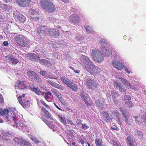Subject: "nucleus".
<instances>
[{
    "instance_id": "nucleus-12",
    "label": "nucleus",
    "mask_w": 146,
    "mask_h": 146,
    "mask_svg": "<svg viewBox=\"0 0 146 146\" xmlns=\"http://www.w3.org/2000/svg\"><path fill=\"white\" fill-rule=\"evenodd\" d=\"M52 38H58L60 35V31L55 28L49 29L48 34Z\"/></svg>"
},
{
    "instance_id": "nucleus-53",
    "label": "nucleus",
    "mask_w": 146,
    "mask_h": 146,
    "mask_svg": "<svg viewBox=\"0 0 146 146\" xmlns=\"http://www.w3.org/2000/svg\"><path fill=\"white\" fill-rule=\"evenodd\" d=\"M129 146H137V144L133 141L128 144Z\"/></svg>"
},
{
    "instance_id": "nucleus-64",
    "label": "nucleus",
    "mask_w": 146,
    "mask_h": 146,
    "mask_svg": "<svg viewBox=\"0 0 146 146\" xmlns=\"http://www.w3.org/2000/svg\"><path fill=\"white\" fill-rule=\"evenodd\" d=\"M142 118L143 120L146 122V114L142 116Z\"/></svg>"
},
{
    "instance_id": "nucleus-46",
    "label": "nucleus",
    "mask_w": 146,
    "mask_h": 146,
    "mask_svg": "<svg viewBox=\"0 0 146 146\" xmlns=\"http://www.w3.org/2000/svg\"><path fill=\"white\" fill-rule=\"evenodd\" d=\"M132 137L130 135L128 136L127 138V144H128L129 143H131L133 141L132 140Z\"/></svg>"
},
{
    "instance_id": "nucleus-58",
    "label": "nucleus",
    "mask_w": 146,
    "mask_h": 146,
    "mask_svg": "<svg viewBox=\"0 0 146 146\" xmlns=\"http://www.w3.org/2000/svg\"><path fill=\"white\" fill-rule=\"evenodd\" d=\"M68 122L71 125H75L73 123L72 121L70 120H67Z\"/></svg>"
},
{
    "instance_id": "nucleus-1",
    "label": "nucleus",
    "mask_w": 146,
    "mask_h": 146,
    "mask_svg": "<svg viewBox=\"0 0 146 146\" xmlns=\"http://www.w3.org/2000/svg\"><path fill=\"white\" fill-rule=\"evenodd\" d=\"M82 66L84 69L92 74H96L100 73L101 70L95 66L93 62L88 56H85Z\"/></svg>"
},
{
    "instance_id": "nucleus-30",
    "label": "nucleus",
    "mask_w": 146,
    "mask_h": 146,
    "mask_svg": "<svg viewBox=\"0 0 146 146\" xmlns=\"http://www.w3.org/2000/svg\"><path fill=\"white\" fill-rule=\"evenodd\" d=\"M58 117L59 120L62 123L67 124V122L66 120L65 116L60 114H59Z\"/></svg>"
},
{
    "instance_id": "nucleus-33",
    "label": "nucleus",
    "mask_w": 146,
    "mask_h": 146,
    "mask_svg": "<svg viewBox=\"0 0 146 146\" xmlns=\"http://www.w3.org/2000/svg\"><path fill=\"white\" fill-rule=\"evenodd\" d=\"M103 116L105 118V120L108 121L109 120L110 117L109 114L107 111H104L101 113Z\"/></svg>"
},
{
    "instance_id": "nucleus-55",
    "label": "nucleus",
    "mask_w": 146,
    "mask_h": 146,
    "mask_svg": "<svg viewBox=\"0 0 146 146\" xmlns=\"http://www.w3.org/2000/svg\"><path fill=\"white\" fill-rule=\"evenodd\" d=\"M44 114L45 115H46V116L48 118H51V114L48 111H46V112L44 113Z\"/></svg>"
},
{
    "instance_id": "nucleus-43",
    "label": "nucleus",
    "mask_w": 146,
    "mask_h": 146,
    "mask_svg": "<svg viewBox=\"0 0 146 146\" xmlns=\"http://www.w3.org/2000/svg\"><path fill=\"white\" fill-rule=\"evenodd\" d=\"M24 143H23L21 146H31V143L29 141H24Z\"/></svg>"
},
{
    "instance_id": "nucleus-56",
    "label": "nucleus",
    "mask_w": 146,
    "mask_h": 146,
    "mask_svg": "<svg viewBox=\"0 0 146 146\" xmlns=\"http://www.w3.org/2000/svg\"><path fill=\"white\" fill-rule=\"evenodd\" d=\"M124 70L127 74H129L131 72L130 71L128 70L127 68L124 66Z\"/></svg>"
},
{
    "instance_id": "nucleus-42",
    "label": "nucleus",
    "mask_w": 146,
    "mask_h": 146,
    "mask_svg": "<svg viewBox=\"0 0 146 146\" xmlns=\"http://www.w3.org/2000/svg\"><path fill=\"white\" fill-rule=\"evenodd\" d=\"M137 134L138 136V138L140 140H142L143 139V135L142 133L140 131H137Z\"/></svg>"
},
{
    "instance_id": "nucleus-47",
    "label": "nucleus",
    "mask_w": 146,
    "mask_h": 146,
    "mask_svg": "<svg viewBox=\"0 0 146 146\" xmlns=\"http://www.w3.org/2000/svg\"><path fill=\"white\" fill-rule=\"evenodd\" d=\"M40 101L41 103L44 106H45V107L46 108L49 109L50 108V106L46 104V103L44 102V101L43 100H41Z\"/></svg>"
},
{
    "instance_id": "nucleus-25",
    "label": "nucleus",
    "mask_w": 146,
    "mask_h": 146,
    "mask_svg": "<svg viewBox=\"0 0 146 146\" xmlns=\"http://www.w3.org/2000/svg\"><path fill=\"white\" fill-rule=\"evenodd\" d=\"M44 97L47 101L48 102H50L51 101L53 96L50 92L48 91L45 92Z\"/></svg>"
},
{
    "instance_id": "nucleus-16",
    "label": "nucleus",
    "mask_w": 146,
    "mask_h": 146,
    "mask_svg": "<svg viewBox=\"0 0 146 146\" xmlns=\"http://www.w3.org/2000/svg\"><path fill=\"white\" fill-rule=\"evenodd\" d=\"M16 2L20 6L27 7L29 4L31 0H15Z\"/></svg>"
},
{
    "instance_id": "nucleus-36",
    "label": "nucleus",
    "mask_w": 146,
    "mask_h": 146,
    "mask_svg": "<svg viewBox=\"0 0 146 146\" xmlns=\"http://www.w3.org/2000/svg\"><path fill=\"white\" fill-rule=\"evenodd\" d=\"M104 101H101L100 100H98L95 102L96 105L99 108H100L103 107V102Z\"/></svg>"
},
{
    "instance_id": "nucleus-18",
    "label": "nucleus",
    "mask_w": 146,
    "mask_h": 146,
    "mask_svg": "<svg viewBox=\"0 0 146 146\" xmlns=\"http://www.w3.org/2000/svg\"><path fill=\"white\" fill-rule=\"evenodd\" d=\"M71 19L70 20V23H72L75 24L79 23L80 20L79 17L76 15H73L71 16Z\"/></svg>"
},
{
    "instance_id": "nucleus-22",
    "label": "nucleus",
    "mask_w": 146,
    "mask_h": 146,
    "mask_svg": "<svg viewBox=\"0 0 146 146\" xmlns=\"http://www.w3.org/2000/svg\"><path fill=\"white\" fill-rule=\"evenodd\" d=\"M111 95L112 96V98L115 101L119 100L120 99L119 97L120 95L114 90H112L111 92Z\"/></svg>"
},
{
    "instance_id": "nucleus-8",
    "label": "nucleus",
    "mask_w": 146,
    "mask_h": 146,
    "mask_svg": "<svg viewBox=\"0 0 146 146\" xmlns=\"http://www.w3.org/2000/svg\"><path fill=\"white\" fill-rule=\"evenodd\" d=\"M13 17L15 18L17 21L24 23L26 20V17L21 13L16 11L14 12Z\"/></svg>"
},
{
    "instance_id": "nucleus-2",
    "label": "nucleus",
    "mask_w": 146,
    "mask_h": 146,
    "mask_svg": "<svg viewBox=\"0 0 146 146\" xmlns=\"http://www.w3.org/2000/svg\"><path fill=\"white\" fill-rule=\"evenodd\" d=\"M13 40L19 46L23 47L27 46L29 42V40L26 36L21 34L15 36Z\"/></svg>"
},
{
    "instance_id": "nucleus-5",
    "label": "nucleus",
    "mask_w": 146,
    "mask_h": 146,
    "mask_svg": "<svg viewBox=\"0 0 146 146\" xmlns=\"http://www.w3.org/2000/svg\"><path fill=\"white\" fill-rule=\"evenodd\" d=\"M85 78L86 84L89 89H94L97 88L98 84L94 81V79L88 76L85 77Z\"/></svg>"
},
{
    "instance_id": "nucleus-14",
    "label": "nucleus",
    "mask_w": 146,
    "mask_h": 146,
    "mask_svg": "<svg viewBox=\"0 0 146 146\" xmlns=\"http://www.w3.org/2000/svg\"><path fill=\"white\" fill-rule=\"evenodd\" d=\"M124 101L125 102V105L129 108L132 107L133 105L132 102L131 101V98L130 96L125 95L124 96Z\"/></svg>"
},
{
    "instance_id": "nucleus-45",
    "label": "nucleus",
    "mask_w": 146,
    "mask_h": 146,
    "mask_svg": "<svg viewBox=\"0 0 146 146\" xmlns=\"http://www.w3.org/2000/svg\"><path fill=\"white\" fill-rule=\"evenodd\" d=\"M55 96L60 100V101L62 103V100H64L62 99L61 94L58 93L57 94V95H56Z\"/></svg>"
},
{
    "instance_id": "nucleus-7",
    "label": "nucleus",
    "mask_w": 146,
    "mask_h": 146,
    "mask_svg": "<svg viewBox=\"0 0 146 146\" xmlns=\"http://www.w3.org/2000/svg\"><path fill=\"white\" fill-rule=\"evenodd\" d=\"M119 109L121 113L122 117L124 118L125 122L129 125H131V123L129 121L130 116L129 113L127 112L123 107H120Z\"/></svg>"
},
{
    "instance_id": "nucleus-32",
    "label": "nucleus",
    "mask_w": 146,
    "mask_h": 146,
    "mask_svg": "<svg viewBox=\"0 0 146 146\" xmlns=\"http://www.w3.org/2000/svg\"><path fill=\"white\" fill-rule=\"evenodd\" d=\"M11 134L9 132H2V135H1V137L3 139L5 140H7V137Z\"/></svg>"
},
{
    "instance_id": "nucleus-39",
    "label": "nucleus",
    "mask_w": 146,
    "mask_h": 146,
    "mask_svg": "<svg viewBox=\"0 0 146 146\" xmlns=\"http://www.w3.org/2000/svg\"><path fill=\"white\" fill-rule=\"evenodd\" d=\"M48 63V60L44 59H42L40 61V63L42 65H46Z\"/></svg>"
},
{
    "instance_id": "nucleus-38",
    "label": "nucleus",
    "mask_w": 146,
    "mask_h": 146,
    "mask_svg": "<svg viewBox=\"0 0 146 146\" xmlns=\"http://www.w3.org/2000/svg\"><path fill=\"white\" fill-rule=\"evenodd\" d=\"M33 91L36 94L38 95H40L41 93V91H40V90L38 88H34L33 89Z\"/></svg>"
},
{
    "instance_id": "nucleus-23",
    "label": "nucleus",
    "mask_w": 146,
    "mask_h": 146,
    "mask_svg": "<svg viewBox=\"0 0 146 146\" xmlns=\"http://www.w3.org/2000/svg\"><path fill=\"white\" fill-rule=\"evenodd\" d=\"M120 80L121 82L123 83L124 84V86H126L127 88L129 89L131 88L134 90L135 89V87H131V86L130 83L128 82L126 79H124L121 78H120Z\"/></svg>"
},
{
    "instance_id": "nucleus-60",
    "label": "nucleus",
    "mask_w": 146,
    "mask_h": 146,
    "mask_svg": "<svg viewBox=\"0 0 146 146\" xmlns=\"http://www.w3.org/2000/svg\"><path fill=\"white\" fill-rule=\"evenodd\" d=\"M105 42V40L104 39H102L100 42V43L101 45L104 44Z\"/></svg>"
},
{
    "instance_id": "nucleus-40",
    "label": "nucleus",
    "mask_w": 146,
    "mask_h": 146,
    "mask_svg": "<svg viewBox=\"0 0 146 146\" xmlns=\"http://www.w3.org/2000/svg\"><path fill=\"white\" fill-rule=\"evenodd\" d=\"M55 87L61 90H63L65 89V88L64 86L57 83L55 86Z\"/></svg>"
},
{
    "instance_id": "nucleus-49",
    "label": "nucleus",
    "mask_w": 146,
    "mask_h": 146,
    "mask_svg": "<svg viewBox=\"0 0 146 146\" xmlns=\"http://www.w3.org/2000/svg\"><path fill=\"white\" fill-rule=\"evenodd\" d=\"M82 121L81 119H77L76 121V124L77 125H82Z\"/></svg>"
},
{
    "instance_id": "nucleus-4",
    "label": "nucleus",
    "mask_w": 146,
    "mask_h": 146,
    "mask_svg": "<svg viewBox=\"0 0 146 146\" xmlns=\"http://www.w3.org/2000/svg\"><path fill=\"white\" fill-rule=\"evenodd\" d=\"M94 60L98 63H101L104 59V56L101 52L97 49L92 50L91 52Z\"/></svg>"
},
{
    "instance_id": "nucleus-28",
    "label": "nucleus",
    "mask_w": 146,
    "mask_h": 146,
    "mask_svg": "<svg viewBox=\"0 0 146 146\" xmlns=\"http://www.w3.org/2000/svg\"><path fill=\"white\" fill-rule=\"evenodd\" d=\"M20 85L21 86H23V87L21 88V89H23L24 88H27V86L25 85H24V82H21L19 80L15 82V87H19Z\"/></svg>"
},
{
    "instance_id": "nucleus-11",
    "label": "nucleus",
    "mask_w": 146,
    "mask_h": 146,
    "mask_svg": "<svg viewBox=\"0 0 146 146\" xmlns=\"http://www.w3.org/2000/svg\"><path fill=\"white\" fill-rule=\"evenodd\" d=\"M112 64L114 68L118 70H121L124 67V65H123V63L118 60H113Z\"/></svg>"
},
{
    "instance_id": "nucleus-6",
    "label": "nucleus",
    "mask_w": 146,
    "mask_h": 146,
    "mask_svg": "<svg viewBox=\"0 0 146 146\" xmlns=\"http://www.w3.org/2000/svg\"><path fill=\"white\" fill-rule=\"evenodd\" d=\"M29 15L34 21H37L39 19V14L36 9H31L29 10Z\"/></svg>"
},
{
    "instance_id": "nucleus-48",
    "label": "nucleus",
    "mask_w": 146,
    "mask_h": 146,
    "mask_svg": "<svg viewBox=\"0 0 146 146\" xmlns=\"http://www.w3.org/2000/svg\"><path fill=\"white\" fill-rule=\"evenodd\" d=\"M48 82L53 87H55L56 83L51 80H47Z\"/></svg>"
},
{
    "instance_id": "nucleus-21",
    "label": "nucleus",
    "mask_w": 146,
    "mask_h": 146,
    "mask_svg": "<svg viewBox=\"0 0 146 146\" xmlns=\"http://www.w3.org/2000/svg\"><path fill=\"white\" fill-rule=\"evenodd\" d=\"M102 51L104 54L105 56L108 57L112 54L111 50L108 47H103L102 48Z\"/></svg>"
},
{
    "instance_id": "nucleus-27",
    "label": "nucleus",
    "mask_w": 146,
    "mask_h": 146,
    "mask_svg": "<svg viewBox=\"0 0 146 146\" xmlns=\"http://www.w3.org/2000/svg\"><path fill=\"white\" fill-rule=\"evenodd\" d=\"M95 143L96 146H104L103 141L100 138L96 139L95 140Z\"/></svg>"
},
{
    "instance_id": "nucleus-63",
    "label": "nucleus",
    "mask_w": 146,
    "mask_h": 146,
    "mask_svg": "<svg viewBox=\"0 0 146 146\" xmlns=\"http://www.w3.org/2000/svg\"><path fill=\"white\" fill-rule=\"evenodd\" d=\"M77 111L76 109H74L73 110V112H74L75 113L74 114V116L77 115Z\"/></svg>"
},
{
    "instance_id": "nucleus-31",
    "label": "nucleus",
    "mask_w": 146,
    "mask_h": 146,
    "mask_svg": "<svg viewBox=\"0 0 146 146\" xmlns=\"http://www.w3.org/2000/svg\"><path fill=\"white\" fill-rule=\"evenodd\" d=\"M9 111L8 110L5 109L3 110L2 109H0V116L6 115H8Z\"/></svg>"
},
{
    "instance_id": "nucleus-62",
    "label": "nucleus",
    "mask_w": 146,
    "mask_h": 146,
    "mask_svg": "<svg viewBox=\"0 0 146 146\" xmlns=\"http://www.w3.org/2000/svg\"><path fill=\"white\" fill-rule=\"evenodd\" d=\"M54 104L55 105V107L57 108H58L59 110H61V111H62V109H61L60 108L58 105H56L55 103H54Z\"/></svg>"
},
{
    "instance_id": "nucleus-20",
    "label": "nucleus",
    "mask_w": 146,
    "mask_h": 146,
    "mask_svg": "<svg viewBox=\"0 0 146 146\" xmlns=\"http://www.w3.org/2000/svg\"><path fill=\"white\" fill-rule=\"evenodd\" d=\"M28 56L29 57V59L34 61L37 62L40 60L39 56L33 53L28 54Z\"/></svg>"
},
{
    "instance_id": "nucleus-17",
    "label": "nucleus",
    "mask_w": 146,
    "mask_h": 146,
    "mask_svg": "<svg viewBox=\"0 0 146 146\" xmlns=\"http://www.w3.org/2000/svg\"><path fill=\"white\" fill-rule=\"evenodd\" d=\"M114 85L116 88L121 92H126L127 91L125 86L122 85L119 82H114Z\"/></svg>"
},
{
    "instance_id": "nucleus-57",
    "label": "nucleus",
    "mask_w": 146,
    "mask_h": 146,
    "mask_svg": "<svg viewBox=\"0 0 146 146\" xmlns=\"http://www.w3.org/2000/svg\"><path fill=\"white\" fill-rule=\"evenodd\" d=\"M4 102L3 97L2 94H0V102L2 103Z\"/></svg>"
},
{
    "instance_id": "nucleus-41",
    "label": "nucleus",
    "mask_w": 146,
    "mask_h": 146,
    "mask_svg": "<svg viewBox=\"0 0 146 146\" xmlns=\"http://www.w3.org/2000/svg\"><path fill=\"white\" fill-rule=\"evenodd\" d=\"M113 143L114 146H122L119 141L115 140H113Z\"/></svg>"
},
{
    "instance_id": "nucleus-54",
    "label": "nucleus",
    "mask_w": 146,
    "mask_h": 146,
    "mask_svg": "<svg viewBox=\"0 0 146 146\" xmlns=\"http://www.w3.org/2000/svg\"><path fill=\"white\" fill-rule=\"evenodd\" d=\"M51 91L54 93L55 95H57V94L59 93L57 90L54 88L51 89Z\"/></svg>"
},
{
    "instance_id": "nucleus-3",
    "label": "nucleus",
    "mask_w": 146,
    "mask_h": 146,
    "mask_svg": "<svg viewBox=\"0 0 146 146\" xmlns=\"http://www.w3.org/2000/svg\"><path fill=\"white\" fill-rule=\"evenodd\" d=\"M41 7L48 13L54 12L56 9L55 6L53 3L48 0H43L41 3Z\"/></svg>"
},
{
    "instance_id": "nucleus-29",
    "label": "nucleus",
    "mask_w": 146,
    "mask_h": 146,
    "mask_svg": "<svg viewBox=\"0 0 146 146\" xmlns=\"http://www.w3.org/2000/svg\"><path fill=\"white\" fill-rule=\"evenodd\" d=\"M60 79L62 82L67 85L69 82V81L71 80H69L65 76H61L60 77Z\"/></svg>"
},
{
    "instance_id": "nucleus-19",
    "label": "nucleus",
    "mask_w": 146,
    "mask_h": 146,
    "mask_svg": "<svg viewBox=\"0 0 146 146\" xmlns=\"http://www.w3.org/2000/svg\"><path fill=\"white\" fill-rule=\"evenodd\" d=\"M68 86L73 91H76L77 90V85L74 82L73 80H70L67 84Z\"/></svg>"
},
{
    "instance_id": "nucleus-51",
    "label": "nucleus",
    "mask_w": 146,
    "mask_h": 146,
    "mask_svg": "<svg viewBox=\"0 0 146 146\" xmlns=\"http://www.w3.org/2000/svg\"><path fill=\"white\" fill-rule=\"evenodd\" d=\"M33 81H35L38 82L40 83L41 82V79L38 77V76L37 75V77H36L35 79Z\"/></svg>"
},
{
    "instance_id": "nucleus-59",
    "label": "nucleus",
    "mask_w": 146,
    "mask_h": 146,
    "mask_svg": "<svg viewBox=\"0 0 146 146\" xmlns=\"http://www.w3.org/2000/svg\"><path fill=\"white\" fill-rule=\"evenodd\" d=\"M79 140L81 143L83 145L84 143V141L83 139L82 138H80L79 139Z\"/></svg>"
},
{
    "instance_id": "nucleus-61",
    "label": "nucleus",
    "mask_w": 146,
    "mask_h": 146,
    "mask_svg": "<svg viewBox=\"0 0 146 146\" xmlns=\"http://www.w3.org/2000/svg\"><path fill=\"white\" fill-rule=\"evenodd\" d=\"M3 44L5 46H7L9 45V43L7 41H5L3 42Z\"/></svg>"
},
{
    "instance_id": "nucleus-24",
    "label": "nucleus",
    "mask_w": 146,
    "mask_h": 146,
    "mask_svg": "<svg viewBox=\"0 0 146 146\" xmlns=\"http://www.w3.org/2000/svg\"><path fill=\"white\" fill-rule=\"evenodd\" d=\"M27 73L28 77L33 81L35 79L36 77H37V75L33 71L29 70L28 71Z\"/></svg>"
},
{
    "instance_id": "nucleus-34",
    "label": "nucleus",
    "mask_w": 146,
    "mask_h": 146,
    "mask_svg": "<svg viewBox=\"0 0 146 146\" xmlns=\"http://www.w3.org/2000/svg\"><path fill=\"white\" fill-rule=\"evenodd\" d=\"M135 119V122L136 123L139 125L141 124L142 121L140 116H133Z\"/></svg>"
},
{
    "instance_id": "nucleus-44",
    "label": "nucleus",
    "mask_w": 146,
    "mask_h": 146,
    "mask_svg": "<svg viewBox=\"0 0 146 146\" xmlns=\"http://www.w3.org/2000/svg\"><path fill=\"white\" fill-rule=\"evenodd\" d=\"M82 128L84 130H86L89 128V126L86 123H83L82 124Z\"/></svg>"
},
{
    "instance_id": "nucleus-26",
    "label": "nucleus",
    "mask_w": 146,
    "mask_h": 146,
    "mask_svg": "<svg viewBox=\"0 0 146 146\" xmlns=\"http://www.w3.org/2000/svg\"><path fill=\"white\" fill-rule=\"evenodd\" d=\"M23 139L20 137H15L14 138V141L16 143H17L18 144H19L21 146L23 143H24V141Z\"/></svg>"
},
{
    "instance_id": "nucleus-35",
    "label": "nucleus",
    "mask_w": 146,
    "mask_h": 146,
    "mask_svg": "<svg viewBox=\"0 0 146 146\" xmlns=\"http://www.w3.org/2000/svg\"><path fill=\"white\" fill-rule=\"evenodd\" d=\"M111 115L113 116H115L118 118V119H119L120 116V114L116 110H113L112 111Z\"/></svg>"
},
{
    "instance_id": "nucleus-52",
    "label": "nucleus",
    "mask_w": 146,
    "mask_h": 146,
    "mask_svg": "<svg viewBox=\"0 0 146 146\" xmlns=\"http://www.w3.org/2000/svg\"><path fill=\"white\" fill-rule=\"evenodd\" d=\"M39 73L42 76H46L47 72L46 71L42 70Z\"/></svg>"
},
{
    "instance_id": "nucleus-9",
    "label": "nucleus",
    "mask_w": 146,
    "mask_h": 146,
    "mask_svg": "<svg viewBox=\"0 0 146 146\" xmlns=\"http://www.w3.org/2000/svg\"><path fill=\"white\" fill-rule=\"evenodd\" d=\"M49 30V29L47 27L44 26L43 25H40L37 29V32L40 36L44 35L45 34L48 35Z\"/></svg>"
},
{
    "instance_id": "nucleus-15",
    "label": "nucleus",
    "mask_w": 146,
    "mask_h": 146,
    "mask_svg": "<svg viewBox=\"0 0 146 146\" xmlns=\"http://www.w3.org/2000/svg\"><path fill=\"white\" fill-rule=\"evenodd\" d=\"M80 96L85 104L88 106H90V104L89 103L90 97L88 94L84 91L81 92L80 93Z\"/></svg>"
},
{
    "instance_id": "nucleus-10",
    "label": "nucleus",
    "mask_w": 146,
    "mask_h": 146,
    "mask_svg": "<svg viewBox=\"0 0 146 146\" xmlns=\"http://www.w3.org/2000/svg\"><path fill=\"white\" fill-rule=\"evenodd\" d=\"M6 61L13 65H15L19 62L17 58H14L12 54H9L5 57Z\"/></svg>"
},
{
    "instance_id": "nucleus-13",
    "label": "nucleus",
    "mask_w": 146,
    "mask_h": 146,
    "mask_svg": "<svg viewBox=\"0 0 146 146\" xmlns=\"http://www.w3.org/2000/svg\"><path fill=\"white\" fill-rule=\"evenodd\" d=\"M21 97L19 96L17 98L20 104L24 108L28 107L29 104V100L27 98H24L21 100Z\"/></svg>"
},
{
    "instance_id": "nucleus-50",
    "label": "nucleus",
    "mask_w": 146,
    "mask_h": 146,
    "mask_svg": "<svg viewBox=\"0 0 146 146\" xmlns=\"http://www.w3.org/2000/svg\"><path fill=\"white\" fill-rule=\"evenodd\" d=\"M31 139L35 143H39V141L37 140V138L33 136L31 138Z\"/></svg>"
},
{
    "instance_id": "nucleus-37",
    "label": "nucleus",
    "mask_w": 146,
    "mask_h": 146,
    "mask_svg": "<svg viewBox=\"0 0 146 146\" xmlns=\"http://www.w3.org/2000/svg\"><path fill=\"white\" fill-rule=\"evenodd\" d=\"M85 27L86 31L88 33H90L94 32V30H93L92 28L90 26L87 25Z\"/></svg>"
}]
</instances>
